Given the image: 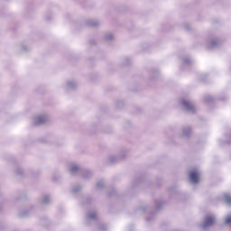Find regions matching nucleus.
Masks as SVG:
<instances>
[{
    "instance_id": "obj_5",
    "label": "nucleus",
    "mask_w": 231,
    "mask_h": 231,
    "mask_svg": "<svg viewBox=\"0 0 231 231\" xmlns=\"http://www.w3.org/2000/svg\"><path fill=\"white\" fill-rule=\"evenodd\" d=\"M226 225H230V224H231V216H229V217H227L226 218Z\"/></svg>"
},
{
    "instance_id": "obj_4",
    "label": "nucleus",
    "mask_w": 231,
    "mask_h": 231,
    "mask_svg": "<svg viewBox=\"0 0 231 231\" xmlns=\"http://www.w3.org/2000/svg\"><path fill=\"white\" fill-rule=\"evenodd\" d=\"M225 199H226V203H228V205H231V196L226 195Z\"/></svg>"
},
{
    "instance_id": "obj_1",
    "label": "nucleus",
    "mask_w": 231,
    "mask_h": 231,
    "mask_svg": "<svg viewBox=\"0 0 231 231\" xmlns=\"http://www.w3.org/2000/svg\"><path fill=\"white\" fill-rule=\"evenodd\" d=\"M189 179L193 183H199V174L198 173V171H191L189 174Z\"/></svg>"
},
{
    "instance_id": "obj_2",
    "label": "nucleus",
    "mask_w": 231,
    "mask_h": 231,
    "mask_svg": "<svg viewBox=\"0 0 231 231\" xmlns=\"http://www.w3.org/2000/svg\"><path fill=\"white\" fill-rule=\"evenodd\" d=\"M214 217H207L205 221V226H210V225H214Z\"/></svg>"
},
{
    "instance_id": "obj_3",
    "label": "nucleus",
    "mask_w": 231,
    "mask_h": 231,
    "mask_svg": "<svg viewBox=\"0 0 231 231\" xmlns=\"http://www.w3.org/2000/svg\"><path fill=\"white\" fill-rule=\"evenodd\" d=\"M184 106H185V107H187V109H194V106L189 101L184 102Z\"/></svg>"
},
{
    "instance_id": "obj_6",
    "label": "nucleus",
    "mask_w": 231,
    "mask_h": 231,
    "mask_svg": "<svg viewBox=\"0 0 231 231\" xmlns=\"http://www.w3.org/2000/svg\"><path fill=\"white\" fill-rule=\"evenodd\" d=\"M78 169H79V168L76 167V166L72 167V168H71V172H75V171H77Z\"/></svg>"
}]
</instances>
